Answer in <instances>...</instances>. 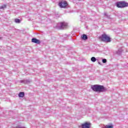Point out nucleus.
Wrapping results in <instances>:
<instances>
[{
  "label": "nucleus",
  "mask_w": 128,
  "mask_h": 128,
  "mask_svg": "<svg viewBox=\"0 0 128 128\" xmlns=\"http://www.w3.org/2000/svg\"><path fill=\"white\" fill-rule=\"evenodd\" d=\"M91 88L94 92H106V88L104 86L95 84L91 86Z\"/></svg>",
  "instance_id": "obj_1"
},
{
  "label": "nucleus",
  "mask_w": 128,
  "mask_h": 128,
  "mask_svg": "<svg viewBox=\"0 0 128 128\" xmlns=\"http://www.w3.org/2000/svg\"><path fill=\"white\" fill-rule=\"evenodd\" d=\"M116 6L117 8H124L128 6V3L124 1L118 2L116 3Z\"/></svg>",
  "instance_id": "obj_2"
},
{
  "label": "nucleus",
  "mask_w": 128,
  "mask_h": 128,
  "mask_svg": "<svg viewBox=\"0 0 128 128\" xmlns=\"http://www.w3.org/2000/svg\"><path fill=\"white\" fill-rule=\"evenodd\" d=\"M102 42H110L112 40H110V38L106 34H103L100 37Z\"/></svg>",
  "instance_id": "obj_3"
},
{
  "label": "nucleus",
  "mask_w": 128,
  "mask_h": 128,
  "mask_svg": "<svg viewBox=\"0 0 128 128\" xmlns=\"http://www.w3.org/2000/svg\"><path fill=\"white\" fill-rule=\"evenodd\" d=\"M56 26L59 30H64V28H66L68 26V24L64 22H61L58 23Z\"/></svg>",
  "instance_id": "obj_4"
},
{
  "label": "nucleus",
  "mask_w": 128,
  "mask_h": 128,
  "mask_svg": "<svg viewBox=\"0 0 128 128\" xmlns=\"http://www.w3.org/2000/svg\"><path fill=\"white\" fill-rule=\"evenodd\" d=\"M59 6L60 8H64L68 6V2L66 1H62L59 3Z\"/></svg>",
  "instance_id": "obj_5"
},
{
  "label": "nucleus",
  "mask_w": 128,
  "mask_h": 128,
  "mask_svg": "<svg viewBox=\"0 0 128 128\" xmlns=\"http://www.w3.org/2000/svg\"><path fill=\"white\" fill-rule=\"evenodd\" d=\"M82 128H90V123L86 122L82 125Z\"/></svg>",
  "instance_id": "obj_6"
},
{
  "label": "nucleus",
  "mask_w": 128,
  "mask_h": 128,
  "mask_svg": "<svg viewBox=\"0 0 128 128\" xmlns=\"http://www.w3.org/2000/svg\"><path fill=\"white\" fill-rule=\"evenodd\" d=\"M32 42H34V44H40V40L36 38H32Z\"/></svg>",
  "instance_id": "obj_7"
},
{
  "label": "nucleus",
  "mask_w": 128,
  "mask_h": 128,
  "mask_svg": "<svg viewBox=\"0 0 128 128\" xmlns=\"http://www.w3.org/2000/svg\"><path fill=\"white\" fill-rule=\"evenodd\" d=\"M82 40H88V36H86V34H84L82 35Z\"/></svg>",
  "instance_id": "obj_8"
},
{
  "label": "nucleus",
  "mask_w": 128,
  "mask_h": 128,
  "mask_svg": "<svg viewBox=\"0 0 128 128\" xmlns=\"http://www.w3.org/2000/svg\"><path fill=\"white\" fill-rule=\"evenodd\" d=\"M124 50H122V48H120L118 51H117V54H118L119 56H120L122 54V52Z\"/></svg>",
  "instance_id": "obj_9"
},
{
  "label": "nucleus",
  "mask_w": 128,
  "mask_h": 128,
  "mask_svg": "<svg viewBox=\"0 0 128 128\" xmlns=\"http://www.w3.org/2000/svg\"><path fill=\"white\" fill-rule=\"evenodd\" d=\"M19 98H24V92H20L18 94Z\"/></svg>",
  "instance_id": "obj_10"
},
{
  "label": "nucleus",
  "mask_w": 128,
  "mask_h": 128,
  "mask_svg": "<svg viewBox=\"0 0 128 128\" xmlns=\"http://www.w3.org/2000/svg\"><path fill=\"white\" fill-rule=\"evenodd\" d=\"M6 8V4L0 6V10H4V8Z\"/></svg>",
  "instance_id": "obj_11"
},
{
  "label": "nucleus",
  "mask_w": 128,
  "mask_h": 128,
  "mask_svg": "<svg viewBox=\"0 0 128 128\" xmlns=\"http://www.w3.org/2000/svg\"><path fill=\"white\" fill-rule=\"evenodd\" d=\"M104 16L107 18H110V16L108 15V13L104 12Z\"/></svg>",
  "instance_id": "obj_12"
},
{
  "label": "nucleus",
  "mask_w": 128,
  "mask_h": 128,
  "mask_svg": "<svg viewBox=\"0 0 128 128\" xmlns=\"http://www.w3.org/2000/svg\"><path fill=\"white\" fill-rule=\"evenodd\" d=\"M14 22H16V24H20V20L16 18V19H15Z\"/></svg>",
  "instance_id": "obj_13"
},
{
  "label": "nucleus",
  "mask_w": 128,
  "mask_h": 128,
  "mask_svg": "<svg viewBox=\"0 0 128 128\" xmlns=\"http://www.w3.org/2000/svg\"><path fill=\"white\" fill-rule=\"evenodd\" d=\"M91 60L93 62H96V58L95 57H92L91 58Z\"/></svg>",
  "instance_id": "obj_14"
},
{
  "label": "nucleus",
  "mask_w": 128,
  "mask_h": 128,
  "mask_svg": "<svg viewBox=\"0 0 128 128\" xmlns=\"http://www.w3.org/2000/svg\"><path fill=\"white\" fill-rule=\"evenodd\" d=\"M20 82H24V84H28V80H21Z\"/></svg>",
  "instance_id": "obj_15"
},
{
  "label": "nucleus",
  "mask_w": 128,
  "mask_h": 128,
  "mask_svg": "<svg viewBox=\"0 0 128 128\" xmlns=\"http://www.w3.org/2000/svg\"><path fill=\"white\" fill-rule=\"evenodd\" d=\"M102 62L103 64L106 63V59H102Z\"/></svg>",
  "instance_id": "obj_16"
},
{
  "label": "nucleus",
  "mask_w": 128,
  "mask_h": 128,
  "mask_svg": "<svg viewBox=\"0 0 128 128\" xmlns=\"http://www.w3.org/2000/svg\"><path fill=\"white\" fill-rule=\"evenodd\" d=\"M106 128H114V126H106Z\"/></svg>",
  "instance_id": "obj_17"
},
{
  "label": "nucleus",
  "mask_w": 128,
  "mask_h": 128,
  "mask_svg": "<svg viewBox=\"0 0 128 128\" xmlns=\"http://www.w3.org/2000/svg\"><path fill=\"white\" fill-rule=\"evenodd\" d=\"M0 40H2V37H0Z\"/></svg>",
  "instance_id": "obj_18"
},
{
  "label": "nucleus",
  "mask_w": 128,
  "mask_h": 128,
  "mask_svg": "<svg viewBox=\"0 0 128 128\" xmlns=\"http://www.w3.org/2000/svg\"><path fill=\"white\" fill-rule=\"evenodd\" d=\"M98 64H100V62H98Z\"/></svg>",
  "instance_id": "obj_19"
}]
</instances>
